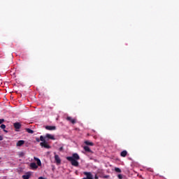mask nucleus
Returning a JSON list of instances; mask_svg holds the SVG:
<instances>
[{
	"instance_id": "423d86ee",
	"label": "nucleus",
	"mask_w": 179,
	"mask_h": 179,
	"mask_svg": "<svg viewBox=\"0 0 179 179\" xmlns=\"http://www.w3.org/2000/svg\"><path fill=\"white\" fill-rule=\"evenodd\" d=\"M29 166L32 170L38 169V166H37V164L34 162L31 163Z\"/></svg>"
},
{
	"instance_id": "2eb2a0df",
	"label": "nucleus",
	"mask_w": 179,
	"mask_h": 179,
	"mask_svg": "<svg viewBox=\"0 0 179 179\" xmlns=\"http://www.w3.org/2000/svg\"><path fill=\"white\" fill-rule=\"evenodd\" d=\"M34 159L36 162L38 166H41V160H40V159H38V158H37L36 157H34Z\"/></svg>"
},
{
	"instance_id": "bb28decb",
	"label": "nucleus",
	"mask_w": 179,
	"mask_h": 179,
	"mask_svg": "<svg viewBox=\"0 0 179 179\" xmlns=\"http://www.w3.org/2000/svg\"><path fill=\"white\" fill-rule=\"evenodd\" d=\"M4 132H6L8 133V131L7 130H5V129H3Z\"/></svg>"
},
{
	"instance_id": "cd10ccee",
	"label": "nucleus",
	"mask_w": 179,
	"mask_h": 179,
	"mask_svg": "<svg viewBox=\"0 0 179 179\" xmlns=\"http://www.w3.org/2000/svg\"><path fill=\"white\" fill-rule=\"evenodd\" d=\"M0 160H1V157H0Z\"/></svg>"
},
{
	"instance_id": "7ed1b4c3",
	"label": "nucleus",
	"mask_w": 179,
	"mask_h": 179,
	"mask_svg": "<svg viewBox=\"0 0 179 179\" xmlns=\"http://www.w3.org/2000/svg\"><path fill=\"white\" fill-rule=\"evenodd\" d=\"M83 174L86 176V178H83V179H94L93 175L90 172H84Z\"/></svg>"
},
{
	"instance_id": "dca6fc26",
	"label": "nucleus",
	"mask_w": 179,
	"mask_h": 179,
	"mask_svg": "<svg viewBox=\"0 0 179 179\" xmlns=\"http://www.w3.org/2000/svg\"><path fill=\"white\" fill-rule=\"evenodd\" d=\"M25 131H27L28 132V134H34V131H33L32 129H31L29 128H26Z\"/></svg>"
},
{
	"instance_id": "39448f33",
	"label": "nucleus",
	"mask_w": 179,
	"mask_h": 179,
	"mask_svg": "<svg viewBox=\"0 0 179 179\" xmlns=\"http://www.w3.org/2000/svg\"><path fill=\"white\" fill-rule=\"evenodd\" d=\"M13 127L16 129H20V128H22V124H20V122H15L13 124Z\"/></svg>"
},
{
	"instance_id": "f3484780",
	"label": "nucleus",
	"mask_w": 179,
	"mask_h": 179,
	"mask_svg": "<svg viewBox=\"0 0 179 179\" xmlns=\"http://www.w3.org/2000/svg\"><path fill=\"white\" fill-rule=\"evenodd\" d=\"M18 156H19V157H23V156H24V152H20L18 153Z\"/></svg>"
},
{
	"instance_id": "9d476101",
	"label": "nucleus",
	"mask_w": 179,
	"mask_h": 179,
	"mask_svg": "<svg viewBox=\"0 0 179 179\" xmlns=\"http://www.w3.org/2000/svg\"><path fill=\"white\" fill-rule=\"evenodd\" d=\"M55 160L56 163H57V164H60L61 159L59 158V156H58L57 155H55Z\"/></svg>"
},
{
	"instance_id": "6ab92c4d",
	"label": "nucleus",
	"mask_w": 179,
	"mask_h": 179,
	"mask_svg": "<svg viewBox=\"0 0 179 179\" xmlns=\"http://www.w3.org/2000/svg\"><path fill=\"white\" fill-rule=\"evenodd\" d=\"M115 171H116V173H121V169L120 168H115Z\"/></svg>"
},
{
	"instance_id": "a878e982",
	"label": "nucleus",
	"mask_w": 179,
	"mask_h": 179,
	"mask_svg": "<svg viewBox=\"0 0 179 179\" xmlns=\"http://www.w3.org/2000/svg\"><path fill=\"white\" fill-rule=\"evenodd\" d=\"M95 179H99V176H97V175L95 176Z\"/></svg>"
},
{
	"instance_id": "f257e3e1",
	"label": "nucleus",
	"mask_w": 179,
	"mask_h": 179,
	"mask_svg": "<svg viewBox=\"0 0 179 179\" xmlns=\"http://www.w3.org/2000/svg\"><path fill=\"white\" fill-rule=\"evenodd\" d=\"M66 160L71 162V166L74 167H78L79 166V162L78 160H80V157L78 153L73 154L72 157H67Z\"/></svg>"
},
{
	"instance_id": "a211bd4d",
	"label": "nucleus",
	"mask_w": 179,
	"mask_h": 179,
	"mask_svg": "<svg viewBox=\"0 0 179 179\" xmlns=\"http://www.w3.org/2000/svg\"><path fill=\"white\" fill-rule=\"evenodd\" d=\"M39 140L41 141V142H45V138H44V137L43 136H40Z\"/></svg>"
},
{
	"instance_id": "0eeeda50",
	"label": "nucleus",
	"mask_w": 179,
	"mask_h": 179,
	"mask_svg": "<svg viewBox=\"0 0 179 179\" xmlns=\"http://www.w3.org/2000/svg\"><path fill=\"white\" fill-rule=\"evenodd\" d=\"M31 177V173L30 172L26 173V174L22 176L23 179H29Z\"/></svg>"
},
{
	"instance_id": "1a4fd4ad",
	"label": "nucleus",
	"mask_w": 179,
	"mask_h": 179,
	"mask_svg": "<svg viewBox=\"0 0 179 179\" xmlns=\"http://www.w3.org/2000/svg\"><path fill=\"white\" fill-rule=\"evenodd\" d=\"M83 149L85 152H87L88 153H93V152L92 151V150H90V148H89V146L85 145L83 147Z\"/></svg>"
},
{
	"instance_id": "6e6552de",
	"label": "nucleus",
	"mask_w": 179,
	"mask_h": 179,
	"mask_svg": "<svg viewBox=\"0 0 179 179\" xmlns=\"http://www.w3.org/2000/svg\"><path fill=\"white\" fill-rule=\"evenodd\" d=\"M66 120L67 121H69L70 122H71V124H76V120L72 119V117L68 116L66 117Z\"/></svg>"
},
{
	"instance_id": "4be33fe9",
	"label": "nucleus",
	"mask_w": 179,
	"mask_h": 179,
	"mask_svg": "<svg viewBox=\"0 0 179 179\" xmlns=\"http://www.w3.org/2000/svg\"><path fill=\"white\" fill-rule=\"evenodd\" d=\"M117 177H118L119 179H122V175H121V174H119L117 176Z\"/></svg>"
},
{
	"instance_id": "4468645a",
	"label": "nucleus",
	"mask_w": 179,
	"mask_h": 179,
	"mask_svg": "<svg viewBox=\"0 0 179 179\" xmlns=\"http://www.w3.org/2000/svg\"><path fill=\"white\" fill-rule=\"evenodd\" d=\"M127 155H128V152H127V150H123L120 153V156L122 157H127Z\"/></svg>"
},
{
	"instance_id": "20e7f679",
	"label": "nucleus",
	"mask_w": 179,
	"mask_h": 179,
	"mask_svg": "<svg viewBox=\"0 0 179 179\" xmlns=\"http://www.w3.org/2000/svg\"><path fill=\"white\" fill-rule=\"evenodd\" d=\"M45 129L48 131H55L57 127L55 126H45Z\"/></svg>"
},
{
	"instance_id": "f8f14e48",
	"label": "nucleus",
	"mask_w": 179,
	"mask_h": 179,
	"mask_svg": "<svg viewBox=\"0 0 179 179\" xmlns=\"http://www.w3.org/2000/svg\"><path fill=\"white\" fill-rule=\"evenodd\" d=\"M45 138H48V139H52V141H55V137L50 134H47Z\"/></svg>"
},
{
	"instance_id": "5701e85b",
	"label": "nucleus",
	"mask_w": 179,
	"mask_h": 179,
	"mask_svg": "<svg viewBox=\"0 0 179 179\" xmlns=\"http://www.w3.org/2000/svg\"><path fill=\"white\" fill-rule=\"evenodd\" d=\"M59 150L60 152H62L64 150V147H60Z\"/></svg>"
},
{
	"instance_id": "ddd939ff",
	"label": "nucleus",
	"mask_w": 179,
	"mask_h": 179,
	"mask_svg": "<svg viewBox=\"0 0 179 179\" xmlns=\"http://www.w3.org/2000/svg\"><path fill=\"white\" fill-rule=\"evenodd\" d=\"M84 143L87 145V146H94V143H93V142H90V141H85Z\"/></svg>"
},
{
	"instance_id": "412c9836",
	"label": "nucleus",
	"mask_w": 179,
	"mask_h": 179,
	"mask_svg": "<svg viewBox=\"0 0 179 179\" xmlns=\"http://www.w3.org/2000/svg\"><path fill=\"white\" fill-rule=\"evenodd\" d=\"M5 122V119H0V125L1 124H3Z\"/></svg>"
},
{
	"instance_id": "393cba45",
	"label": "nucleus",
	"mask_w": 179,
	"mask_h": 179,
	"mask_svg": "<svg viewBox=\"0 0 179 179\" xmlns=\"http://www.w3.org/2000/svg\"><path fill=\"white\" fill-rule=\"evenodd\" d=\"M36 142H40V138H36Z\"/></svg>"
},
{
	"instance_id": "aec40b11",
	"label": "nucleus",
	"mask_w": 179,
	"mask_h": 179,
	"mask_svg": "<svg viewBox=\"0 0 179 179\" xmlns=\"http://www.w3.org/2000/svg\"><path fill=\"white\" fill-rule=\"evenodd\" d=\"M0 128H1V129H5V128H6V125H5V124H1V125L0 126Z\"/></svg>"
},
{
	"instance_id": "f03ea898",
	"label": "nucleus",
	"mask_w": 179,
	"mask_h": 179,
	"mask_svg": "<svg viewBox=\"0 0 179 179\" xmlns=\"http://www.w3.org/2000/svg\"><path fill=\"white\" fill-rule=\"evenodd\" d=\"M40 145L42 148H45V149H51V146H50V145H48V143L45 141V142H41L40 143Z\"/></svg>"
},
{
	"instance_id": "b1692460",
	"label": "nucleus",
	"mask_w": 179,
	"mask_h": 179,
	"mask_svg": "<svg viewBox=\"0 0 179 179\" xmlns=\"http://www.w3.org/2000/svg\"><path fill=\"white\" fill-rule=\"evenodd\" d=\"M0 141H3V137L2 136H0Z\"/></svg>"
},
{
	"instance_id": "9b49d317",
	"label": "nucleus",
	"mask_w": 179,
	"mask_h": 179,
	"mask_svg": "<svg viewBox=\"0 0 179 179\" xmlns=\"http://www.w3.org/2000/svg\"><path fill=\"white\" fill-rule=\"evenodd\" d=\"M23 145H24V141L23 140H20L16 143V146H19V147L23 146Z\"/></svg>"
}]
</instances>
